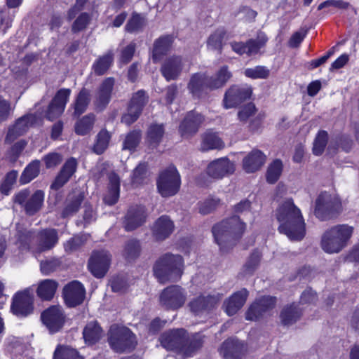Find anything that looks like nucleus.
<instances>
[{"label":"nucleus","instance_id":"nucleus-1","mask_svg":"<svg viewBox=\"0 0 359 359\" xmlns=\"http://www.w3.org/2000/svg\"><path fill=\"white\" fill-rule=\"evenodd\" d=\"M276 218L280 223V233L287 236L291 241H301L306 234V224L300 209L293 200L286 199L276 210Z\"/></svg>","mask_w":359,"mask_h":359},{"label":"nucleus","instance_id":"nucleus-2","mask_svg":"<svg viewBox=\"0 0 359 359\" xmlns=\"http://www.w3.org/2000/svg\"><path fill=\"white\" fill-rule=\"evenodd\" d=\"M353 232V227L348 224H337L327 229L321 236L322 250L327 254L340 252L347 246Z\"/></svg>","mask_w":359,"mask_h":359},{"label":"nucleus","instance_id":"nucleus-3","mask_svg":"<svg viewBox=\"0 0 359 359\" xmlns=\"http://www.w3.org/2000/svg\"><path fill=\"white\" fill-rule=\"evenodd\" d=\"M245 229V224L238 216H233L217 224L212 228L215 241L222 250L228 246H232Z\"/></svg>","mask_w":359,"mask_h":359},{"label":"nucleus","instance_id":"nucleus-4","mask_svg":"<svg viewBox=\"0 0 359 359\" xmlns=\"http://www.w3.org/2000/svg\"><path fill=\"white\" fill-rule=\"evenodd\" d=\"M183 259L179 255L165 254L154 266V275L161 283L179 280L183 272Z\"/></svg>","mask_w":359,"mask_h":359},{"label":"nucleus","instance_id":"nucleus-5","mask_svg":"<svg viewBox=\"0 0 359 359\" xmlns=\"http://www.w3.org/2000/svg\"><path fill=\"white\" fill-rule=\"evenodd\" d=\"M341 210L339 198L327 192H322L316 200L314 214L320 220L335 217Z\"/></svg>","mask_w":359,"mask_h":359},{"label":"nucleus","instance_id":"nucleus-6","mask_svg":"<svg viewBox=\"0 0 359 359\" xmlns=\"http://www.w3.org/2000/svg\"><path fill=\"white\" fill-rule=\"evenodd\" d=\"M108 341L110 347L117 353L130 351L137 344L135 334L127 327H111Z\"/></svg>","mask_w":359,"mask_h":359},{"label":"nucleus","instance_id":"nucleus-7","mask_svg":"<svg viewBox=\"0 0 359 359\" xmlns=\"http://www.w3.org/2000/svg\"><path fill=\"white\" fill-rule=\"evenodd\" d=\"M180 187V176L175 167L170 165L160 173L157 188L162 196L168 197L176 194Z\"/></svg>","mask_w":359,"mask_h":359},{"label":"nucleus","instance_id":"nucleus-8","mask_svg":"<svg viewBox=\"0 0 359 359\" xmlns=\"http://www.w3.org/2000/svg\"><path fill=\"white\" fill-rule=\"evenodd\" d=\"M187 299V293L178 285L165 288L159 297L160 304L167 309L176 310L182 307Z\"/></svg>","mask_w":359,"mask_h":359},{"label":"nucleus","instance_id":"nucleus-9","mask_svg":"<svg viewBox=\"0 0 359 359\" xmlns=\"http://www.w3.org/2000/svg\"><path fill=\"white\" fill-rule=\"evenodd\" d=\"M252 88L250 86H231L225 93L223 104L225 109L236 107L243 102L250 98Z\"/></svg>","mask_w":359,"mask_h":359},{"label":"nucleus","instance_id":"nucleus-10","mask_svg":"<svg viewBox=\"0 0 359 359\" xmlns=\"http://www.w3.org/2000/svg\"><path fill=\"white\" fill-rule=\"evenodd\" d=\"M235 170V164L228 158L222 157L211 161L206 168V173L210 178L219 180L232 175Z\"/></svg>","mask_w":359,"mask_h":359},{"label":"nucleus","instance_id":"nucleus-11","mask_svg":"<svg viewBox=\"0 0 359 359\" xmlns=\"http://www.w3.org/2000/svg\"><path fill=\"white\" fill-rule=\"evenodd\" d=\"M71 93L69 88H61L57 91L46 111L45 116L47 119L53 121L64 112Z\"/></svg>","mask_w":359,"mask_h":359},{"label":"nucleus","instance_id":"nucleus-12","mask_svg":"<svg viewBox=\"0 0 359 359\" xmlns=\"http://www.w3.org/2000/svg\"><path fill=\"white\" fill-rule=\"evenodd\" d=\"M37 123V117L34 114H27L16 120L15 123L8 128L5 138L6 143L13 142L18 137L23 135L28 129Z\"/></svg>","mask_w":359,"mask_h":359},{"label":"nucleus","instance_id":"nucleus-13","mask_svg":"<svg viewBox=\"0 0 359 359\" xmlns=\"http://www.w3.org/2000/svg\"><path fill=\"white\" fill-rule=\"evenodd\" d=\"M111 262V255L105 250L94 252L89 259L88 267L96 278H102L107 273Z\"/></svg>","mask_w":359,"mask_h":359},{"label":"nucleus","instance_id":"nucleus-14","mask_svg":"<svg viewBox=\"0 0 359 359\" xmlns=\"http://www.w3.org/2000/svg\"><path fill=\"white\" fill-rule=\"evenodd\" d=\"M41 320L50 332H58L63 326L65 316L62 307L52 306L41 313Z\"/></svg>","mask_w":359,"mask_h":359},{"label":"nucleus","instance_id":"nucleus-15","mask_svg":"<svg viewBox=\"0 0 359 359\" xmlns=\"http://www.w3.org/2000/svg\"><path fill=\"white\" fill-rule=\"evenodd\" d=\"M33 297L29 290L18 292L13 298L11 310L19 317H25L29 315L33 310Z\"/></svg>","mask_w":359,"mask_h":359},{"label":"nucleus","instance_id":"nucleus-16","mask_svg":"<svg viewBox=\"0 0 359 359\" xmlns=\"http://www.w3.org/2000/svg\"><path fill=\"white\" fill-rule=\"evenodd\" d=\"M276 302V297L264 296L257 299L248 309L245 318L248 320H257L264 313L272 309Z\"/></svg>","mask_w":359,"mask_h":359},{"label":"nucleus","instance_id":"nucleus-17","mask_svg":"<svg viewBox=\"0 0 359 359\" xmlns=\"http://www.w3.org/2000/svg\"><path fill=\"white\" fill-rule=\"evenodd\" d=\"M85 293L84 287L77 280L72 281L63 288V297L69 307L81 304L84 299Z\"/></svg>","mask_w":359,"mask_h":359},{"label":"nucleus","instance_id":"nucleus-18","mask_svg":"<svg viewBox=\"0 0 359 359\" xmlns=\"http://www.w3.org/2000/svg\"><path fill=\"white\" fill-rule=\"evenodd\" d=\"M114 86V79L112 77H108L102 82L94 96L96 108L102 110L109 103Z\"/></svg>","mask_w":359,"mask_h":359},{"label":"nucleus","instance_id":"nucleus-19","mask_svg":"<svg viewBox=\"0 0 359 359\" xmlns=\"http://www.w3.org/2000/svg\"><path fill=\"white\" fill-rule=\"evenodd\" d=\"M186 331L177 329L165 332L159 338L161 346L167 350H175L180 353Z\"/></svg>","mask_w":359,"mask_h":359},{"label":"nucleus","instance_id":"nucleus-20","mask_svg":"<svg viewBox=\"0 0 359 359\" xmlns=\"http://www.w3.org/2000/svg\"><path fill=\"white\" fill-rule=\"evenodd\" d=\"M249 292L245 288L234 292L223 304V309L229 316L236 314L245 304Z\"/></svg>","mask_w":359,"mask_h":359},{"label":"nucleus","instance_id":"nucleus-21","mask_svg":"<svg viewBox=\"0 0 359 359\" xmlns=\"http://www.w3.org/2000/svg\"><path fill=\"white\" fill-rule=\"evenodd\" d=\"M146 219L145 209L143 206L131 207L125 217L124 227L126 231H133L140 226Z\"/></svg>","mask_w":359,"mask_h":359},{"label":"nucleus","instance_id":"nucleus-22","mask_svg":"<svg viewBox=\"0 0 359 359\" xmlns=\"http://www.w3.org/2000/svg\"><path fill=\"white\" fill-rule=\"evenodd\" d=\"M77 162L74 158H69L63 165L50 187L57 190L64 186L76 170Z\"/></svg>","mask_w":359,"mask_h":359},{"label":"nucleus","instance_id":"nucleus-23","mask_svg":"<svg viewBox=\"0 0 359 359\" xmlns=\"http://www.w3.org/2000/svg\"><path fill=\"white\" fill-rule=\"evenodd\" d=\"M245 346L243 343L238 339H229L223 342L219 349V353L226 359L239 358Z\"/></svg>","mask_w":359,"mask_h":359},{"label":"nucleus","instance_id":"nucleus-24","mask_svg":"<svg viewBox=\"0 0 359 359\" xmlns=\"http://www.w3.org/2000/svg\"><path fill=\"white\" fill-rule=\"evenodd\" d=\"M203 121V117L195 112H190L180 126V132L182 137H188L195 134Z\"/></svg>","mask_w":359,"mask_h":359},{"label":"nucleus","instance_id":"nucleus-25","mask_svg":"<svg viewBox=\"0 0 359 359\" xmlns=\"http://www.w3.org/2000/svg\"><path fill=\"white\" fill-rule=\"evenodd\" d=\"M182 58L178 56L167 59L163 64L161 72L168 81L176 79L182 72Z\"/></svg>","mask_w":359,"mask_h":359},{"label":"nucleus","instance_id":"nucleus-26","mask_svg":"<svg viewBox=\"0 0 359 359\" xmlns=\"http://www.w3.org/2000/svg\"><path fill=\"white\" fill-rule=\"evenodd\" d=\"M58 241L57 232L55 229H44L40 231L36 236L38 252L51 249Z\"/></svg>","mask_w":359,"mask_h":359},{"label":"nucleus","instance_id":"nucleus-27","mask_svg":"<svg viewBox=\"0 0 359 359\" xmlns=\"http://www.w3.org/2000/svg\"><path fill=\"white\" fill-rule=\"evenodd\" d=\"M266 156L259 150H252L243 160V168L246 172H255L264 164Z\"/></svg>","mask_w":359,"mask_h":359},{"label":"nucleus","instance_id":"nucleus-28","mask_svg":"<svg viewBox=\"0 0 359 359\" xmlns=\"http://www.w3.org/2000/svg\"><path fill=\"white\" fill-rule=\"evenodd\" d=\"M174 225L167 216L159 217L154 223L152 232L156 240L162 241L168 238L172 232Z\"/></svg>","mask_w":359,"mask_h":359},{"label":"nucleus","instance_id":"nucleus-29","mask_svg":"<svg viewBox=\"0 0 359 359\" xmlns=\"http://www.w3.org/2000/svg\"><path fill=\"white\" fill-rule=\"evenodd\" d=\"M203 336L199 334H196L189 338H187L185 334L180 354L184 357L192 356L203 346Z\"/></svg>","mask_w":359,"mask_h":359},{"label":"nucleus","instance_id":"nucleus-30","mask_svg":"<svg viewBox=\"0 0 359 359\" xmlns=\"http://www.w3.org/2000/svg\"><path fill=\"white\" fill-rule=\"evenodd\" d=\"M59 283L53 279H44L39 282L36 289L37 296L42 300H51L55 296Z\"/></svg>","mask_w":359,"mask_h":359},{"label":"nucleus","instance_id":"nucleus-31","mask_svg":"<svg viewBox=\"0 0 359 359\" xmlns=\"http://www.w3.org/2000/svg\"><path fill=\"white\" fill-rule=\"evenodd\" d=\"M232 77V74L229 71L228 66L221 67L213 76L209 77V81L207 83L209 90H216L222 88Z\"/></svg>","mask_w":359,"mask_h":359},{"label":"nucleus","instance_id":"nucleus-32","mask_svg":"<svg viewBox=\"0 0 359 359\" xmlns=\"http://www.w3.org/2000/svg\"><path fill=\"white\" fill-rule=\"evenodd\" d=\"M84 198L85 195L81 191H74L71 193L68 196L67 205L62 212V216L67 217L75 214L79 210Z\"/></svg>","mask_w":359,"mask_h":359},{"label":"nucleus","instance_id":"nucleus-33","mask_svg":"<svg viewBox=\"0 0 359 359\" xmlns=\"http://www.w3.org/2000/svg\"><path fill=\"white\" fill-rule=\"evenodd\" d=\"M109 184L108 191L104 197V201L109 205H114L119 198L120 179L116 173L109 175Z\"/></svg>","mask_w":359,"mask_h":359},{"label":"nucleus","instance_id":"nucleus-34","mask_svg":"<svg viewBox=\"0 0 359 359\" xmlns=\"http://www.w3.org/2000/svg\"><path fill=\"white\" fill-rule=\"evenodd\" d=\"M209 77L206 74H195L190 79L188 89L194 96L199 97L205 89H208L207 85Z\"/></svg>","mask_w":359,"mask_h":359},{"label":"nucleus","instance_id":"nucleus-35","mask_svg":"<svg viewBox=\"0 0 359 359\" xmlns=\"http://www.w3.org/2000/svg\"><path fill=\"white\" fill-rule=\"evenodd\" d=\"M103 336V331L96 321L88 323L83 330V337L86 344L89 345L97 343Z\"/></svg>","mask_w":359,"mask_h":359},{"label":"nucleus","instance_id":"nucleus-36","mask_svg":"<svg viewBox=\"0 0 359 359\" xmlns=\"http://www.w3.org/2000/svg\"><path fill=\"white\" fill-rule=\"evenodd\" d=\"M302 309L295 304L285 306L280 313V319L283 325L289 326L295 323L301 317Z\"/></svg>","mask_w":359,"mask_h":359},{"label":"nucleus","instance_id":"nucleus-37","mask_svg":"<svg viewBox=\"0 0 359 359\" xmlns=\"http://www.w3.org/2000/svg\"><path fill=\"white\" fill-rule=\"evenodd\" d=\"M224 146V142L215 133L208 131L202 137L201 149L203 151L221 149Z\"/></svg>","mask_w":359,"mask_h":359},{"label":"nucleus","instance_id":"nucleus-38","mask_svg":"<svg viewBox=\"0 0 359 359\" xmlns=\"http://www.w3.org/2000/svg\"><path fill=\"white\" fill-rule=\"evenodd\" d=\"M172 38L170 36H163L157 39L154 46L152 59L154 62H157L161 57L166 54L172 45Z\"/></svg>","mask_w":359,"mask_h":359},{"label":"nucleus","instance_id":"nucleus-39","mask_svg":"<svg viewBox=\"0 0 359 359\" xmlns=\"http://www.w3.org/2000/svg\"><path fill=\"white\" fill-rule=\"evenodd\" d=\"M114 62L113 53L109 51L99 57L93 64L92 69L97 75H103L110 68Z\"/></svg>","mask_w":359,"mask_h":359},{"label":"nucleus","instance_id":"nucleus-40","mask_svg":"<svg viewBox=\"0 0 359 359\" xmlns=\"http://www.w3.org/2000/svg\"><path fill=\"white\" fill-rule=\"evenodd\" d=\"M95 121V116L88 114L79 119L74 126L75 133L79 135H86L93 128Z\"/></svg>","mask_w":359,"mask_h":359},{"label":"nucleus","instance_id":"nucleus-41","mask_svg":"<svg viewBox=\"0 0 359 359\" xmlns=\"http://www.w3.org/2000/svg\"><path fill=\"white\" fill-rule=\"evenodd\" d=\"M43 199L44 193L41 190L36 191L24 205L27 214L33 215L39 211L43 205Z\"/></svg>","mask_w":359,"mask_h":359},{"label":"nucleus","instance_id":"nucleus-42","mask_svg":"<svg viewBox=\"0 0 359 359\" xmlns=\"http://www.w3.org/2000/svg\"><path fill=\"white\" fill-rule=\"evenodd\" d=\"M165 133V128L163 124H152L149 126L147 140L150 146L156 147L161 142Z\"/></svg>","mask_w":359,"mask_h":359},{"label":"nucleus","instance_id":"nucleus-43","mask_svg":"<svg viewBox=\"0 0 359 359\" xmlns=\"http://www.w3.org/2000/svg\"><path fill=\"white\" fill-rule=\"evenodd\" d=\"M90 101V94L86 88H82L74 103V114L79 116L86 111Z\"/></svg>","mask_w":359,"mask_h":359},{"label":"nucleus","instance_id":"nucleus-44","mask_svg":"<svg viewBox=\"0 0 359 359\" xmlns=\"http://www.w3.org/2000/svg\"><path fill=\"white\" fill-rule=\"evenodd\" d=\"M40 170V161H33L31 162L22 172L20 182L22 184H25L31 182L33 179L36 177L39 174Z\"/></svg>","mask_w":359,"mask_h":359},{"label":"nucleus","instance_id":"nucleus-45","mask_svg":"<svg viewBox=\"0 0 359 359\" xmlns=\"http://www.w3.org/2000/svg\"><path fill=\"white\" fill-rule=\"evenodd\" d=\"M142 133L140 130H135L128 133L123 142V150L134 151L140 142Z\"/></svg>","mask_w":359,"mask_h":359},{"label":"nucleus","instance_id":"nucleus-46","mask_svg":"<svg viewBox=\"0 0 359 359\" xmlns=\"http://www.w3.org/2000/svg\"><path fill=\"white\" fill-rule=\"evenodd\" d=\"M283 171V163L279 159L274 160L268 167L266 180L270 184H274L280 178Z\"/></svg>","mask_w":359,"mask_h":359},{"label":"nucleus","instance_id":"nucleus-47","mask_svg":"<svg viewBox=\"0 0 359 359\" xmlns=\"http://www.w3.org/2000/svg\"><path fill=\"white\" fill-rule=\"evenodd\" d=\"M140 251L141 248L139 241L130 240L125 245L123 255L128 261H132L139 257Z\"/></svg>","mask_w":359,"mask_h":359},{"label":"nucleus","instance_id":"nucleus-48","mask_svg":"<svg viewBox=\"0 0 359 359\" xmlns=\"http://www.w3.org/2000/svg\"><path fill=\"white\" fill-rule=\"evenodd\" d=\"M225 36V31L223 29H218L212 33L207 41L208 48L212 50H221L222 41Z\"/></svg>","mask_w":359,"mask_h":359},{"label":"nucleus","instance_id":"nucleus-49","mask_svg":"<svg viewBox=\"0 0 359 359\" xmlns=\"http://www.w3.org/2000/svg\"><path fill=\"white\" fill-rule=\"evenodd\" d=\"M111 138L109 133L106 130H102L97 135L96 142L93 150L97 154H102L109 145Z\"/></svg>","mask_w":359,"mask_h":359},{"label":"nucleus","instance_id":"nucleus-50","mask_svg":"<svg viewBox=\"0 0 359 359\" xmlns=\"http://www.w3.org/2000/svg\"><path fill=\"white\" fill-rule=\"evenodd\" d=\"M53 359H83L76 349L68 346L58 347L54 353Z\"/></svg>","mask_w":359,"mask_h":359},{"label":"nucleus","instance_id":"nucleus-51","mask_svg":"<svg viewBox=\"0 0 359 359\" xmlns=\"http://www.w3.org/2000/svg\"><path fill=\"white\" fill-rule=\"evenodd\" d=\"M89 238L86 234L77 235L67 241L64 244L66 252H72L79 249Z\"/></svg>","mask_w":359,"mask_h":359},{"label":"nucleus","instance_id":"nucleus-52","mask_svg":"<svg viewBox=\"0 0 359 359\" xmlns=\"http://www.w3.org/2000/svg\"><path fill=\"white\" fill-rule=\"evenodd\" d=\"M145 18L140 14L133 13L131 18L126 25V30L128 32H137L145 25Z\"/></svg>","mask_w":359,"mask_h":359},{"label":"nucleus","instance_id":"nucleus-53","mask_svg":"<svg viewBox=\"0 0 359 359\" xmlns=\"http://www.w3.org/2000/svg\"><path fill=\"white\" fill-rule=\"evenodd\" d=\"M269 69L264 66H256L252 68H247L244 71L245 76L252 79H264L269 76Z\"/></svg>","mask_w":359,"mask_h":359},{"label":"nucleus","instance_id":"nucleus-54","mask_svg":"<svg viewBox=\"0 0 359 359\" xmlns=\"http://www.w3.org/2000/svg\"><path fill=\"white\" fill-rule=\"evenodd\" d=\"M220 200L217 198H208L198 203V211L205 215L214 211L220 205Z\"/></svg>","mask_w":359,"mask_h":359},{"label":"nucleus","instance_id":"nucleus-55","mask_svg":"<svg viewBox=\"0 0 359 359\" xmlns=\"http://www.w3.org/2000/svg\"><path fill=\"white\" fill-rule=\"evenodd\" d=\"M328 134L326 131L322 130L317 135L313 147V152L316 156L321 155L327 143Z\"/></svg>","mask_w":359,"mask_h":359},{"label":"nucleus","instance_id":"nucleus-56","mask_svg":"<svg viewBox=\"0 0 359 359\" xmlns=\"http://www.w3.org/2000/svg\"><path fill=\"white\" fill-rule=\"evenodd\" d=\"M148 102V97L146 95L145 92L143 90L137 91L133 96L129 107L131 110H137L142 111L143 107Z\"/></svg>","mask_w":359,"mask_h":359},{"label":"nucleus","instance_id":"nucleus-57","mask_svg":"<svg viewBox=\"0 0 359 359\" xmlns=\"http://www.w3.org/2000/svg\"><path fill=\"white\" fill-rule=\"evenodd\" d=\"M147 165L145 163H140L133 170L131 176V182L134 185L142 184L147 177Z\"/></svg>","mask_w":359,"mask_h":359},{"label":"nucleus","instance_id":"nucleus-58","mask_svg":"<svg viewBox=\"0 0 359 359\" xmlns=\"http://www.w3.org/2000/svg\"><path fill=\"white\" fill-rule=\"evenodd\" d=\"M257 112V109L253 103H248L243 106L238 112V118L241 121L245 122L253 116Z\"/></svg>","mask_w":359,"mask_h":359},{"label":"nucleus","instance_id":"nucleus-59","mask_svg":"<svg viewBox=\"0 0 359 359\" xmlns=\"http://www.w3.org/2000/svg\"><path fill=\"white\" fill-rule=\"evenodd\" d=\"M60 264V261L57 259L42 261L40 264L41 271L43 275H49L57 269Z\"/></svg>","mask_w":359,"mask_h":359},{"label":"nucleus","instance_id":"nucleus-60","mask_svg":"<svg viewBox=\"0 0 359 359\" xmlns=\"http://www.w3.org/2000/svg\"><path fill=\"white\" fill-rule=\"evenodd\" d=\"M260 255L258 252H254L245 264L243 268L245 275L252 274L259 264Z\"/></svg>","mask_w":359,"mask_h":359},{"label":"nucleus","instance_id":"nucleus-61","mask_svg":"<svg viewBox=\"0 0 359 359\" xmlns=\"http://www.w3.org/2000/svg\"><path fill=\"white\" fill-rule=\"evenodd\" d=\"M90 15L86 13H81L74 22L72 29L74 32H79L84 29L90 22Z\"/></svg>","mask_w":359,"mask_h":359},{"label":"nucleus","instance_id":"nucleus-62","mask_svg":"<svg viewBox=\"0 0 359 359\" xmlns=\"http://www.w3.org/2000/svg\"><path fill=\"white\" fill-rule=\"evenodd\" d=\"M205 302V295H201L193 299L189 304L191 311L198 313L202 311L207 310Z\"/></svg>","mask_w":359,"mask_h":359},{"label":"nucleus","instance_id":"nucleus-63","mask_svg":"<svg viewBox=\"0 0 359 359\" xmlns=\"http://www.w3.org/2000/svg\"><path fill=\"white\" fill-rule=\"evenodd\" d=\"M265 42L266 40H249L246 42V54L248 55H252L257 53L259 49L264 45Z\"/></svg>","mask_w":359,"mask_h":359},{"label":"nucleus","instance_id":"nucleus-64","mask_svg":"<svg viewBox=\"0 0 359 359\" xmlns=\"http://www.w3.org/2000/svg\"><path fill=\"white\" fill-rule=\"evenodd\" d=\"M140 114V111L135 109L131 110V107H128V111L122 116L121 122L130 126L137 121Z\"/></svg>","mask_w":359,"mask_h":359}]
</instances>
